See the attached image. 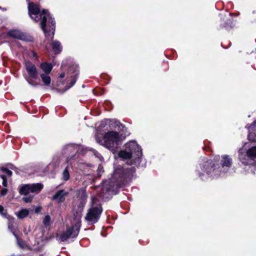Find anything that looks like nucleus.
Returning a JSON list of instances; mask_svg holds the SVG:
<instances>
[{"label": "nucleus", "mask_w": 256, "mask_h": 256, "mask_svg": "<svg viewBox=\"0 0 256 256\" xmlns=\"http://www.w3.org/2000/svg\"><path fill=\"white\" fill-rule=\"evenodd\" d=\"M28 14L30 18L34 20H40L41 28L46 36H54L55 30V21L50 13L44 10L41 12L38 6L30 3L28 6Z\"/></svg>", "instance_id": "f257e3e1"}, {"label": "nucleus", "mask_w": 256, "mask_h": 256, "mask_svg": "<svg viewBox=\"0 0 256 256\" xmlns=\"http://www.w3.org/2000/svg\"><path fill=\"white\" fill-rule=\"evenodd\" d=\"M82 214L76 212L74 214L70 220L71 226L67 228L66 231L56 236V238L61 242H64L70 238H74L78 236L81 226Z\"/></svg>", "instance_id": "f03ea898"}, {"label": "nucleus", "mask_w": 256, "mask_h": 256, "mask_svg": "<svg viewBox=\"0 0 256 256\" xmlns=\"http://www.w3.org/2000/svg\"><path fill=\"white\" fill-rule=\"evenodd\" d=\"M125 138V136L114 131H109L106 132L102 140H100L98 136L96 139V142L104 146L110 150L114 152L118 146Z\"/></svg>", "instance_id": "7ed1b4c3"}, {"label": "nucleus", "mask_w": 256, "mask_h": 256, "mask_svg": "<svg viewBox=\"0 0 256 256\" xmlns=\"http://www.w3.org/2000/svg\"><path fill=\"white\" fill-rule=\"evenodd\" d=\"M126 147L130 152L121 150L118 153L119 157L124 159L132 158L133 162L131 164H139L142 156L141 148L135 141H130L127 143Z\"/></svg>", "instance_id": "20e7f679"}, {"label": "nucleus", "mask_w": 256, "mask_h": 256, "mask_svg": "<svg viewBox=\"0 0 256 256\" xmlns=\"http://www.w3.org/2000/svg\"><path fill=\"white\" fill-rule=\"evenodd\" d=\"M134 167L130 168H124L120 166H118L114 170L110 182L112 184V186L118 187L122 186L126 181V179L130 176L134 172Z\"/></svg>", "instance_id": "39448f33"}, {"label": "nucleus", "mask_w": 256, "mask_h": 256, "mask_svg": "<svg viewBox=\"0 0 256 256\" xmlns=\"http://www.w3.org/2000/svg\"><path fill=\"white\" fill-rule=\"evenodd\" d=\"M43 185L40 183L32 184H26L22 186L20 189V192L22 194H24L26 196L22 198L24 201L26 202H29L32 201L34 195L27 196L30 193L38 194L43 188Z\"/></svg>", "instance_id": "423d86ee"}, {"label": "nucleus", "mask_w": 256, "mask_h": 256, "mask_svg": "<svg viewBox=\"0 0 256 256\" xmlns=\"http://www.w3.org/2000/svg\"><path fill=\"white\" fill-rule=\"evenodd\" d=\"M24 66L28 74V76H25L27 82L32 86L38 85V83L35 80L38 78V73L36 66L28 60L25 62Z\"/></svg>", "instance_id": "0eeeda50"}, {"label": "nucleus", "mask_w": 256, "mask_h": 256, "mask_svg": "<svg viewBox=\"0 0 256 256\" xmlns=\"http://www.w3.org/2000/svg\"><path fill=\"white\" fill-rule=\"evenodd\" d=\"M96 201H97V198H92V203L93 206L90 209L86 217V220L90 224H94L98 222L102 210L100 206H99L96 207L94 206V204Z\"/></svg>", "instance_id": "6e6552de"}, {"label": "nucleus", "mask_w": 256, "mask_h": 256, "mask_svg": "<svg viewBox=\"0 0 256 256\" xmlns=\"http://www.w3.org/2000/svg\"><path fill=\"white\" fill-rule=\"evenodd\" d=\"M242 150L239 151V159L244 164H250L256 158V146H252L246 152V154L242 152Z\"/></svg>", "instance_id": "1a4fd4ad"}, {"label": "nucleus", "mask_w": 256, "mask_h": 256, "mask_svg": "<svg viewBox=\"0 0 256 256\" xmlns=\"http://www.w3.org/2000/svg\"><path fill=\"white\" fill-rule=\"evenodd\" d=\"M79 74L78 66L74 64L70 66L68 72V82L70 84L68 88L72 86L76 83Z\"/></svg>", "instance_id": "9d476101"}, {"label": "nucleus", "mask_w": 256, "mask_h": 256, "mask_svg": "<svg viewBox=\"0 0 256 256\" xmlns=\"http://www.w3.org/2000/svg\"><path fill=\"white\" fill-rule=\"evenodd\" d=\"M80 146L76 144H70L66 146L64 149V153L66 156V160L69 162L70 159L75 156Z\"/></svg>", "instance_id": "9b49d317"}, {"label": "nucleus", "mask_w": 256, "mask_h": 256, "mask_svg": "<svg viewBox=\"0 0 256 256\" xmlns=\"http://www.w3.org/2000/svg\"><path fill=\"white\" fill-rule=\"evenodd\" d=\"M216 166L215 164H212V161H207L204 166V171L206 172L208 176H212V172L214 175H217L220 170L216 168Z\"/></svg>", "instance_id": "f8f14e48"}, {"label": "nucleus", "mask_w": 256, "mask_h": 256, "mask_svg": "<svg viewBox=\"0 0 256 256\" xmlns=\"http://www.w3.org/2000/svg\"><path fill=\"white\" fill-rule=\"evenodd\" d=\"M246 128L248 130L249 132L248 139L250 141L256 142V120L250 126L247 124Z\"/></svg>", "instance_id": "ddd939ff"}, {"label": "nucleus", "mask_w": 256, "mask_h": 256, "mask_svg": "<svg viewBox=\"0 0 256 256\" xmlns=\"http://www.w3.org/2000/svg\"><path fill=\"white\" fill-rule=\"evenodd\" d=\"M68 194V192L64 190H58L54 195L52 199L57 200L58 203H61L64 201Z\"/></svg>", "instance_id": "4468645a"}, {"label": "nucleus", "mask_w": 256, "mask_h": 256, "mask_svg": "<svg viewBox=\"0 0 256 256\" xmlns=\"http://www.w3.org/2000/svg\"><path fill=\"white\" fill-rule=\"evenodd\" d=\"M8 34L14 38L21 40H26V36L22 32H20L18 30H10L8 32Z\"/></svg>", "instance_id": "2eb2a0df"}, {"label": "nucleus", "mask_w": 256, "mask_h": 256, "mask_svg": "<svg viewBox=\"0 0 256 256\" xmlns=\"http://www.w3.org/2000/svg\"><path fill=\"white\" fill-rule=\"evenodd\" d=\"M232 164V158L228 155H224L222 156L220 164L223 168L228 169Z\"/></svg>", "instance_id": "dca6fc26"}, {"label": "nucleus", "mask_w": 256, "mask_h": 256, "mask_svg": "<svg viewBox=\"0 0 256 256\" xmlns=\"http://www.w3.org/2000/svg\"><path fill=\"white\" fill-rule=\"evenodd\" d=\"M40 67L44 72L43 74H50L52 69V64L48 62L42 63Z\"/></svg>", "instance_id": "f3484780"}, {"label": "nucleus", "mask_w": 256, "mask_h": 256, "mask_svg": "<svg viewBox=\"0 0 256 256\" xmlns=\"http://www.w3.org/2000/svg\"><path fill=\"white\" fill-rule=\"evenodd\" d=\"M50 74H42L40 78L42 82L46 86H49L51 82V78L49 76Z\"/></svg>", "instance_id": "a211bd4d"}, {"label": "nucleus", "mask_w": 256, "mask_h": 256, "mask_svg": "<svg viewBox=\"0 0 256 256\" xmlns=\"http://www.w3.org/2000/svg\"><path fill=\"white\" fill-rule=\"evenodd\" d=\"M52 48L56 54L60 53L62 50V46L60 43L58 41L52 42Z\"/></svg>", "instance_id": "6ab92c4d"}, {"label": "nucleus", "mask_w": 256, "mask_h": 256, "mask_svg": "<svg viewBox=\"0 0 256 256\" xmlns=\"http://www.w3.org/2000/svg\"><path fill=\"white\" fill-rule=\"evenodd\" d=\"M29 214V211L27 209H22L17 214V216L19 218H24L26 217Z\"/></svg>", "instance_id": "aec40b11"}, {"label": "nucleus", "mask_w": 256, "mask_h": 256, "mask_svg": "<svg viewBox=\"0 0 256 256\" xmlns=\"http://www.w3.org/2000/svg\"><path fill=\"white\" fill-rule=\"evenodd\" d=\"M15 237L16 238L17 244L20 248H24L27 246L26 243L22 239L19 238L17 235Z\"/></svg>", "instance_id": "412c9836"}, {"label": "nucleus", "mask_w": 256, "mask_h": 256, "mask_svg": "<svg viewBox=\"0 0 256 256\" xmlns=\"http://www.w3.org/2000/svg\"><path fill=\"white\" fill-rule=\"evenodd\" d=\"M121 126H122V125L119 121L115 120H110V126L111 128H116V127L119 128Z\"/></svg>", "instance_id": "4be33fe9"}, {"label": "nucleus", "mask_w": 256, "mask_h": 256, "mask_svg": "<svg viewBox=\"0 0 256 256\" xmlns=\"http://www.w3.org/2000/svg\"><path fill=\"white\" fill-rule=\"evenodd\" d=\"M43 224L44 226H49L50 224V216H46L43 220Z\"/></svg>", "instance_id": "5701e85b"}, {"label": "nucleus", "mask_w": 256, "mask_h": 256, "mask_svg": "<svg viewBox=\"0 0 256 256\" xmlns=\"http://www.w3.org/2000/svg\"><path fill=\"white\" fill-rule=\"evenodd\" d=\"M70 178V174L68 172V168H66L62 173V178L64 180H68Z\"/></svg>", "instance_id": "b1692460"}, {"label": "nucleus", "mask_w": 256, "mask_h": 256, "mask_svg": "<svg viewBox=\"0 0 256 256\" xmlns=\"http://www.w3.org/2000/svg\"><path fill=\"white\" fill-rule=\"evenodd\" d=\"M8 228L10 232L12 233V234L14 236H16V234L15 233L14 230L13 224L12 222H9Z\"/></svg>", "instance_id": "393cba45"}, {"label": "nucleus", "mask_w": 256, "mask_h": 256, "mask_svg": "<svg viewBox=\"0 0 256 256\" xmlns=\"http://www.w3.org/2000/svg\"><path fill=\"white\" fill-rule=\"evenodd\" d=\"M2 170L8 176L12 175V172L6 168H2Z\"/></svg>", "instance_id": "a878e982"}, {"label": "nucleus", "mask_w": 256, "mask_h": 256, "mask_svg": "<svg viewBox=\"0 0 256 256\" xmlns=\"http://www.w3.org/2000/svg\"><path fill=\"white\" fill-rule=\"evenodd\" d=\"M1 178L2 179V184L4 186H7V180L6 176L4 175L0 176Z\"/></svg>", "instance_id": "bb28decb"}, {"label": "nucleus", "mask_w": 256, "mask_h": 256, "mask_svg": "<svg viewBox=\"0 0 256 256\" xmlns=\"http://www.w3.org/2000/svg\"><path fill=\"white\" fill-rule=\"evenodd\" d=\"M98 174L99 175V176H100V172H104L103 167H102V165L100 164V165L98 166Z\"/></svg>", "instance_id": "cd10ccee"}, {"label": "nucleus", "mask_w": 256, "mask_h": 256, "mask_svg": "<svg viewBox=\"0 0 256 256\" xmlns=\"http://www.w3.org/2000/svg\"><path fill=\"white\" fill-rule=\"evenodd\" d=\"M7 192V190L6 188H3L1 190V194L4 196Z\"/></svg>", "instance_id": "c85d7f7f"}, {"label": "nucleus", "mask_w": 256, "mask_h": 256, "mask_svg": "<svg viewBox=\"0 0 256 256\" xmlns=\"http://www.w3.org/2000/svg\"><path fill=\"white\" fill-rule=\"evenodd\" d=\"M41 207L40 206H38V207H36L35 209V212L36 213V214H38L40 212V211L41 210Z\"/></svg>", "instance_id": "c756f323"}, {"label": "nucleus", "mask_w": 256, "mask_h": 256, "mask_svg": "<svg viewBox=\"0 0 256 256\" xmlns=\"http://www.w3.org/2000/svg\"><path fill=\"white\" fill-rule=\"evenodd\" d=\"M65 76V74L64 73H62L60 74V78H64V77Z\"/></svg>", "instance_id": "7c9ffc66"}, {"label": "nucleus", "mask_w": 256, "mask_h": 256, "mask_svg": "<svg viewBox=\"0 0 256 256\" xmlns=\"http://www.w3.org/2000/svg\"><path fill=\"white\" fill-rule=\"evenodd\" d=\"M4 210V207L0 205V213H2Z\"/></svg>", "instance_id": "2f4dec72"}, {"label": "nucleus", "mask_w": 256, "mask_h": 256, "mask_svg": "<svg viewBox=\"0 0 256 256\" xmlns=\"http://www.w3.org/2000/svg\"><path fill=\"white\" fill-rule=\"evenodd\" d=\"M252 167L254 168H252V170H254V172L255 173L256 172V164L254 166H253Z\"/></svg>", "instance_id": "473e14b6"}, {"label": "nucleus", "mask_w": 256, "mask_h": 256, "mask_svg": "<svg viewBox=\"0 0 256 256\" xmlns=\"http://www.w3.org/2000/svg\"><path fill=\"white\" fill-rule=\"evenodd\" d=\"M219 158H220L219 156H218L216 157L214 160H218L219 159Z\"/></svg>", "instance_id": "72a5a7b5"}]
</instances>
